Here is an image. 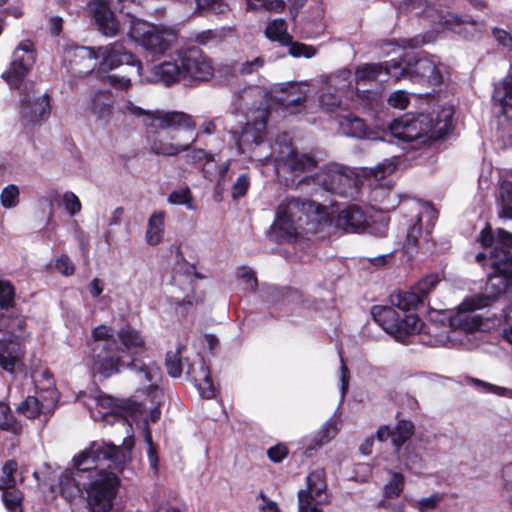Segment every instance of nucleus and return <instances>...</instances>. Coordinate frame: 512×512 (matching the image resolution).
<instances>
[{
  "mask_svg": "<svg viewBox=\"0 0 512 512\" xmlns=\"http://www.w3.org/2000/svg\"><path fill=\"white\" fill-rule=\"evenodd\" d=\"M133 447L131 437L120 446L105 440L90 442L73 457L74 470L61 474V495L73 505L85 491L88 512H110L119 486L116 472H122L131 461Z\"/></svg>",
  "mask_w": 512,
  "mask_h": 512,
  "instance_id": "1",
  "label": "nucleus"
},
{
  "mask_svg": "<svg viewBox=\"0 0 512 512\" xmlns=\"http://www.w3.org/2000/svg\"><path fill=\"white\" fill-rule=\"evenodd\" d=\"M478 240L483 247L493 246L489 257L493 272L486 283L487 295L466 298L450 318L451 327L466 332L478 329L482 323L481 317L474 313L475 310L489 306L498 295L512 291V234L499 228L495 238L490 226H486ZM504 317L509 327L504 329L503 337L512 344V307L504 311Z\"/></svg>",
  "mask_w": 512,
  "mask_h": 512,
  "instance_id": "2",
  "label": "nucleus"
},
{
  "mask_svg": "<svg viewBox=\"0 0 512 512\" xmlns=\"http://www.w3.org/2000/svg\"><path fill=\"white\" fill-rule=\"evenodd\" d=\"M267 119L266 107L250 109L247 112L245 126L239 135L236 131L233 132L240 154L247 157L257 168L273 164L278 175L290 173L298 176L315 168V159L307 154H298L285 136L283 142L278 141L276 147L271 146L266 140Z\"/></svg>",
  "mask_w": 512,
  "mask_h": 512,
  "instance_id": "3",
  "label": "nucleus"
},
{
  "mask_svg": "<svg viewBox=\"0 0 512 512\" xmlns=\"http://www.w3.org/2000/svg\"><path fill=\"white\" fill-rule=\"evenodd\" d=\"M88 359L94 372L103 377H110L120 371L121 367H130L139 373L140 378L150 382L148 396L151 398L150 418L156 422L161 415V390L157 382L161 379V369L153 362L143 363L134 358L130 363L124 360V350L118 346L114 337L113 328L98 325L92 330L91 340L88 342Z\"/></svg>",
  "mask_w": 512,
  "mask_h": 512,
  "instance_id": "4",
  "label": "nucleus"
},
{
  "mask_svg": "<svg viewBox=\"0 0 512 512\" xmlns=\"http://www.w3.org/2000/svg\"><path fill=\"white\" fill-rule=\"evenodd\" d=\"M145 126L150 150L156 155L177 156L189 151L198 137L192 116L180 111L151 114Z\"/></svg>",
  "mask_w": 512,
  "mask_h": 512,
  "instance_id": "5",
  "label": "nucleus"
},
{
  "mask_svg": "<svg viewBox=\"0 0 512 512\" xmlns=\"http://www.w3.org/2000/svg\"><path fill=\"white\" fill-rule=\"evenodd\" d=\"M329 221L324 206L310 200L287 197L277 207L270 233L278 242L293 243L315 234Z\"/></svg>",
  "mask_w": 512,
  "mask_h": 512,
  "instance_id": "6",
  "label": "nucleus"
},
{
  "mask_svg": "<svg viewBox=\"0 0 512 512\" xmlns=\"http://www.w3.org/2000/svg\"><path fill=\"white\" fill-rule=\"evenodd\" d=\"M390 300L402 312L392 306H375L372 309L373 318L396 341L405 343L410 336L423 329V323L416 314L405 312L416 309L423 302L413 288L392 294Z\"/></svg>",
  "mask_w": 512,
  "mask_h": 512,
  "instance_id": "7",
  "label": "nucleus"
},
{
  "mask_svg": "<svg viewBox=\"0 0 512 512\" xmlns=\"http://www.w3.org/2000/svg\"><path fill=\"white\" fill-rule=\"evenodd\" d=\"M213 76L210 59L199 49L180 50L171 60L155 65L148 82H160L170 86L181 80L206 81Z\"/></svg>",
  "mask_w": 512,
  "mask_h": 512,
  "instance_id": "8",
  "label": "nucleus"
},
{
  "mask_svg": "<svg viewBox=\"0 0 512 512\" xmlns=\"http://www.w3.org/2000/svg\"><path fill=\"white\" fill-rule=\"evenodd\" d=\"M453 110L442 108L434 118L432 114L420 113L417 116L405 115L389 125L390 134L401 141H413L424 137L436 140L444 137L452 129Z\"/></svg>",
  "mask_w": 512,
  "mask_h": 512,
  "instance_id": "9",
  "label": "nucleus"
},
{
  "mask_svg": "<svg viewBox=\"0 0 512 512\" xmlns=\"http://www.w3.org/2000/svg\"><path fill=\"white\" fill-rule=\"evenodd\" d=\"M129 38L153 56L165 54L177 41V31L127 14L122 22Z\"/></svg>",
  "mask_w": 512,
  "mask_h": 512,
  "instance_id": "10",
  "label": "nucleus"
},
{
  "mask_svg": "<svg viewBox=\"0 0 512 512\" xmlns=\"http://www.w3.org/2000/svg\"><path fill=\"white\" fill-rule=\"evenodd\" d=\"M386 71L395 80L408 78L415 83L438 86L444 80L446 66L436 56L421 55L414 62L405 60V66L396 60L392 66H386Z\"/></svg>",
  "mask_w": 512,
  "mask_h": 512,
  "instance_id": "11",
  "label": "nucleus"
},
{
  "mask_svg": "<svg viewBox=\"0 0 512 512\" xmlns=\"http://www.w3.org/2000/svg\"><path fill=\"white\" fill-rule=\"evenodd\" d=\"M84 404L88 407L90 415L95 421H101L104 424H121L128 433L123 441L128 437L133 438L130 434L132 427L127 418L128 411L122 402L109 395L97 393L87 396ZM132 440L134 441V439Z\"/></svg>",
  "mask_w": 512,
  "mask_h": 512,
  "instance_id": "12",
  "label": "nucleus"
},
{
  "mask_svg": "<svg viewBox=\"0 0 512 512\" xmlns=\"http://www.w3.org/2000/svg\"><path fill=\"white\" fill-rule=\"evenodd\" d=\"M410 214L411 224L407 228L404 248L412 257L417 252L419 239L423 237V228L426 235L431 233L437 219V211L429 203L413 201L410 205Z\"/></svg>",
  "mask_w": 512,
  "mask_h": 512,
  "instance_id": "13",
  "label": "nucleus"
},
{
  "mask_svg": "<svg viewBox=\"0 0 512 512\" xmlns=\"http://www.w3.org/2000/svg\"><path fill=\"white\" fill-rule=\"evenodd\" d=\"M313 184L319 186L327 192L346 195L355 187L356 179L352 172L347 168L338 165L329 166L313 176L301 178L296 186Z\"/></svg>",
  "mask_w": 512,
  "mask_h": 512,
  "instance_id": "14",
  "label": "nucleus"
},
{
  "mask_svg": "<svg viewBox=\"0 0 512 512\" xmlns=\"http://www.w3.org/2000/svg\"><path fill=\"white\" fill-rule=\"evenodd\" d=\"M306 489L298 492V512H323L322 506L330 503L326 493L327 483L322 468L310 472L306 478Z\"/></svg>",
  "mask_w": 512,
  "mask_h": 512,
  "instance_id": "15",
  "label": "nucleus"
},
{
  "mask_svg": "<svg viewBox=\"0 0 512 512\" xmlns=\"http://www.w3.org/2000/svg\"><path fill=\"white\" fill-rule=\"evenodd\" d=\"M36 61V53L30 40L21 41L12 54L9 68L2 74L10 87L18 88Z\"/></svg>",
  "mask_w": 512,
  "mask_h": 512,
  "instance_id": "16",
  "label": "nucleus"
},
{
  "mask_svg": "<svg viewBox=\"0 0 512 512\" xmlns=\"http://www.w3.org/2000/svg\"><path fill=\"white\" fill-rule=\"evenodd\" d=\"M101 57L99 67L102 71L113 70L121 65H127L128 69L141 76V63L134 55L127 52L121 43L115 42L97 49V58Z\"/></svg>",
  "mask_w": 512,
  "mask_h": 512,
  "instance_id": "17",
  "label": "nucleus"
},
{
  "mask_svg": "<svg viewBox=\"0 0 512 512\" xmlns=\"http://www.w3.org/2000/svg\"><path fill=\"white\" fill-rule=\"evenodd\" d=\"M430 18L442 28L451 30L466 39L478 37L485 29L482 22H478L469 16H459L450 12L443 14L436 11L433 17Z\"/></svg>",
  "mask_w": 512,
  "mask_h": 512,
  "instance_id": "18",
  "label": "nucleus"
},
{
  "mask_svg": "<svg viewBox=\"0 0 512 512\" xmlns=\"http://www.w3.org/2000/svg\"><path fill=\"white\" fill-rule=\"evenodd\" d=\"M265 35L272 41L289 47V54L292 57L312 58L316 55V48L300 42H293L292 37L287 33V24L284 19L272 20L265 29Z\"/></svg>",
  "mask_w": 512,
  "mask_h": 512,
  "instance_id": "19",
  "label": "nucleus"
},
{
  "mask_svg": "<svg viewBox=\"0 0 512 512\" xmlns=\"http://www.w3.org/2000/svg\"><path fill=\"white\" fill-rule=\"evenodd\" d=\"M21 117L27 124H35L50 114L49 97L46 93L28 91L21 100Z\"/></svg>",
  "mask_w": 512,
  "mask_h": 512,
  "instance_id": "20",
  "label": "nucleus"
},
{
  "mask_svg": "<svg viewBox=\"0 0 512 512\" xmlns=\"http://www.w3.org/2000/svg\"><path fill=\"white\" fill-rule=\"evenodd\" d=\"M58 393L50 390V397L43 393L28 396L18 407L17 411L27 418L33 419L39 415H47L52 412L58 402Z\"/></svg>",
  "mask_w": 512,
  "mask_h": 512,
  "instance_id": "21",
  "label": "nucleus"
},
{
  "mask_svg": "<svg viewBox=\"0 0 512 512\" xmlns=\"http://www.w3.org/2000/svg\"><path fill=\"white\" fill-rule=\"evenodd\" d=\"M100 32L108 37L115 36L120 23L116 20L107 0H91L88 4Z\"/></svg>",
  "mask_w": 512,
  "mask_h": 512,
  "instance_id": "22",
  "label": "nucleus"
},
{
  "mask_svg": "<svg viewBox=\"0 0 512 512\" xmlns=\"http://www.w3.org/2000/svg\"><path fill=\"white\" fill-rule=\"evenodd\" d=\"M335 225L349 233H360L368 228V217L361 207L349 205L339 212ZM369 232L375 233L371 227Z\"/></svg>",
  "mask_w": 512,
  "mask_h": 512,
  "instance_id": "23",
  "label": "nucleus"
},
{
  "mask_svg": "<svg viewBox=\"0 0 512 512\" xmlns=\"http://www.w3.org/2000/svg\"><path fill=\"white\" fill-rule=\"evenodd\" d=\"M65 57L79 76L88 74L97 65V51L90 47L71 46L66 50Z\"/></svg>",
  "mask_w": 512,
  "mask_h": 512,
  "instance_id": "24",
  "label": "nucleus"
},
{
  "mask_svg": "<svg viewBox=\"0 0 512 512\" xmlns=\"http://www.w3.org/2000/svg\"><path fill=\"white\" fill-rule=\"evenodd\" d=\"M187 375L197 387L202 398L210 399L215 395V388L210 376V371L201 356L188 366Z\"/></svg>",
  "mask_w": 512,
  "mask_h": 512,
  "instance_id": "25",
  "label": "nucleus"
},
{
  "mask_svg": "<svg viewBox=\"0 0 512 512\" xmlns=\"http://www.w3.org/2000/svg\"><path fill=\"white\" fill-rule=\"evenodd\" d=\"M307 96V85L301 83H289L282 89V94L277 97V101L283 106L284 110L290 114L303 111L304 102Z\"/></svg>",
  "mask_w": 512,
  "mask_h": 512,
  "instance_id": "26",
  "label": "nucleus"
},
{
  "mask_svg": "<svg viewBox=\"0 0 512 512\" xmlns=\"http://www.w3.org/2000/svg\"><path fill=\"white\" fill-rule=\"evenodd\" d=\"M414 433V425L407 420H400L393 429L389 426H380L376 432V437L379 441H386L391 439L392 445L398 452L401 446L410 439Z\"/></svg>",
  "mask_w": 512,
  "mask_h": 512,
  "instance_id": "27",
  "label": "nucleus"
},
{
  "mask_svg": "<svg viewBox=\"0 0 512 512\" xmlns=\"http://www.w3.org/2000/svg\"><path fill=\"white\" fill-rule=\"evenodd\" d=\"M186 293L177 286L172 285L169 295L166 296L164 305L169 310H173L176 316H185L189 307L193 304V289L191 283L186 285Z\"/></svg>",
  "mask_w": 512,
  "mask_h": 512,
  "instance_id": "28",
  "label": "nucleus"
},
{
  "mask_svg": "<svg viewBox=\"0 0 512 512\" xmlns=\"http://www.w3.org/2000/svg\"><path fill=\"white\" fill-rule=\"evenodd\" d=\"M114 107V96L109 90H99L91 94L86 109L98 119L107 120L111 117Z\"/></svg>",
  "mask_w": 512,
  "mask_h": 512,
  "instance_id": "29",
  "label": "nucleus"
},
{
  "mask_svg": "<svg viewBox=\"0 0 512 512\" xmlns=\"http://www.w3.org/2000/svg\"><path fill=\"white\" fill-rule=\"evenodd\" d=\"M337 122L341 132L348 137L374 139L364 120L352 113L339 115Z\"/></svg>",
  "mask_w": 512,
  "mask_h": 512,
  "instance_id": "30",
  "label": "nucleus"
},
{
  "mask_svg": "<svg viewBox=\"0 0 512 512\" xmlns=\"http://www.w3.org/2000/svg\"><path fill=\"white\" fill-rule=\"evenodd\" d=\"M512 66L507 77L494 86L493 101L499 106V112L512 119Z\"/></svg>",
  "mask_w": 512,
  "mask_h": 512,
  "instance_id": "31",
  "label": "nucleus"
},
{
  "mask_svg": "<svg viewBox=\"0 0 512 512\" xmlns=\"http://www.w3.org/2000/svg\"><path fill=\"white\" fill-rule=\"evenodd\" d=\"M340 425L341 421L335 416L329 418L312 438L305 454L310 455L311 451H315L328 444L338 434Z\"/></svg>",
  "mask_w": 512,
  "mask_h": 512,
  "instance_id": "32",
  "label": "nucleus"
},
{
  "mask_svg": "<svg viewBox=\"0 0 512 512\" xmlns=\"http://www.w3.org/2000/svg\"><path fill=\"white\" fill-rule=\"evenodd\" d=\"M164 225H165V212L164 211H155L151 214L147 222V229L145 233L146 242L155 246L158 245L164 235Z\"/></svg>",
  "mask_w": 512,
  "mask_h": 512,
  "instance_id": "33",
  "label": "nucleus"
},
{
  "mask_svg": "<svg viewBox=\"0 0 512 512\" xmlns=\"http://www.w3.org/2000/svg\"><path fill=\"white\" fill-rule=\"evenodd\" d=\"M118 337L131 355H141L145 351L144 339L137 330L129 326L123 327L119 331Z\"/></svg>",
  "mask_w": 512,
  "mask_h": 512,
  "instance_id": "34",
  "label": "nucleus"
},
{
  "mask_svg": "<svg viewBox=\"0 0 512 512\" xmlns=\"http://www.w3.org/2000/svg\"><path fill=\"white\" fill-rule=\"evenodd\" d=\"M325 85L343 96L352 91V74L348 69H342L326 77Z\"/></svg>",
  "mask_w": 512,
  "mask_h": 512,
  "instance_id": "35",
  "label": "nucleus"
},
{
  "mask_svg": "<svg viewBox=\"0 0 512 512\" xmlns=\"http://www.w3.org/2000/svg\"><path fill=\"white\" fill-rule=\"evenodd\" d=\"M388 480L382 488V495L387 499L399 497L405 488V476L394 470H387Z\"/></svg>",
  "mask_w": 512,
  "mask_h": 512,
  "instance_id": "36",
  "label": "nucleus"
},
{
  "mask_svg": "<svg viewBox=\"0 0 512 512\" xmlns=\"http://www.w3.org/2000/svg\"><path fill=\"white\" fill-rule=\"evenodd\" d=\"M498 216L512 219V181L504 180L499 188Z\"/></svg>",
  "mask_w": 512,
  "mask_h": 512,
  "instance_id": "37",
  "label": "nucleus"
},
{
  "mask_svg": "<svg viewBox=\"0 0 512 512\" xmlns=\"http://www.w3.org/2000/svg\"><path fill=\"white\" fill-rule=\"evenodd\" d=\"M394 61L395 60L393 59V60L385 62L384 64H382V63H379V64H375V63L370 64V63H368V64H364L362 66H359L356 69V71H355V80L357 82H360V81H372L376 77L381 75L383 72H385V74L388 75V73L386 71V66L387 65L392 66Z\"/></svg>",
  "mask_w": 512,
  "mask_h": 512,
  "instance_id": "38",
  "label": "nucleus"
},
{
  "mask_svg": "<svg viewBox=\"0 0 512 512\" xmlns=\"http://www.w3.org/2000/svg\"><path fill=\"white\" fill-rule=\"evenodd\" d=\"M434 0H404L399 4L401 12H413L415 15L433 17L436 10L432 9Z\"/></svg>",
  "mask_w": 512,
  "mask_h": 512,
  "instance_id": "39",
  "label": "nucleus"
},
{
  "mask_svg": "<svg viewBox=\"0 0 512 512\" xmlns=\"http://www.w3.org/2000/svg\"><path fill=\"white\" fill-rule=\"evenodd\" d=\"M343 97V95L325 85L319 95V104L325 111L332 112L340 106Z\"/></svg>",
  "mask_w": 512,
  "mask_h": 512,
  "instance_id": "40",
  "label": "nucleus"
},
{
  "mask_svg": "<svg viewBox=\"0 0 512 512\" xmlns=\"http://www.w3.org/2000/svg\"><path fill=\"white\" fill-rule=\"evenodd\" d=\"M23 493L15 488L2 492V500L8 512H23Z\"/></svg>",
  "mask_w": 512,
  "mask_h": 512,
  "instance_id": "41",
  "label": "nucleus"
},
{
  "mask_svg": "<svg viewBox=\"0 0 512 512\" xmlns=\"http://www.w3.org/2000/svg\"><path fill=\"white\" fill-rule=\"evenodd\" d=\"M0 429L17 434L21 431V425L16 421L10 408L0 402Z\"/></svg>",
  "mask_w": 512,
  "mask_h": 512,
  "instance_id": "42",
  "label": "nucleus"
},
{
  "mask_svg": "<svg viewBox=\"0 0 512 512\" xmlns=\"http://www.w3.org/2000/svg\"><path fill=\"white\" fill-rule=\"evenodd\" d=\"M443 498V494L435 492L428 497L412 500L411 506L419 512H428L437 509Z\"/></svg>",
  "mask_w": 512,
  "mask_h": 512,
  "instance_id": "43",
  "label": "nucleus"
},
{
  "mask_svg": "<svg viewBox=\"0 0 512 512\" xmlns=\"http://www.w3.org/2000/svg\"><path fill=\"white\" fill-rule=\"evenodd\" d=\"M247 8L251 11L282 12L285 9L283 0H246Z\"/></svg>",
  "mask_w": 512,
  "mask_h": 512,
  "instance_id": "44",
  "label": "nucleus"
},
{
  "mask_svg": "<svg viewBox=\"0 0 512 512\" xmlns=\"http://www.w3.org/2000/svg\"><path fill=\"white\" fill-rule=\"evenodd\" d=\"M38 388L37 393H43L46 397H50V390L57 392L55 388V381L52 374L45 370L34 376Z\"/></svg>",
  "mask_w": 512,
  "mask_h": 512,
  "instance_id": "45",
  "label": "nucleus"
},
{
  "mask_svg": "<svg viewBox=\"0 0 512 512\" xmlns=\"http://www.w3.org/2000/svg\"><path fill=\"white\" fill-rule=\"evenodd\" d=\"M168 202L174 205H185L189 210H195L192 194L188 188L175 190L168 196Z\"/></svg>",
  "mask_w": 512,
  "mask_h": 512,
  "instance_id": "46",
  "label": "nucleus"
},
{
  "mask_svg": "<svg viewBox=\"0 0 512 512\" xmlns=\"http://www.w3.org/2000/svg\"><path fill=\"white\" fill-rule=\"evenodd\" d=\"M61 204L70 217L78 214L82 208V204L78 196L71 191H66L62 194Z\"/></svg>",
  "mask_w": 512,
  "mask_h": 512,
  "instance_id": "47",
  "label": "nucleus"
},
{
  "mask_svg": "<svg viewBox=\"0 0 512 512\" xmlns=\"http://www.w3.org/2000/svg\"><path fill=\"white\" fill-rule=\"evenodd\" d=\"M1 204L5 209H11L19 203V188L10 184L6 186L0 195Z\"/></svg>",
  "mask_w": 512,
  "mask_h": 512,
  "instance_id": "48",
  "label": "nucleus"
},
{
  "mask_svg": "<svg viewBox=\"0 0 512 512\" xmlns=\"http://www.w3.org/2000/svg\"><path fill=\"white\" fill-rule=\"evenodd\" d=\"M405 450L407 453L404 459L406 469L415 474H420L425 467L423 458L414 451H410L409 447H406Z\"/></svg>",
  "mask_w": 512,
  "mask_h": 512,
  "instance_id": "49",
  "label": "nucleus"
},
{
  "mask_svg": "<svg viewBox=\"0 0 512 512\" xmlns=\"http://www.w3.org/2000/svg\"><path fill=\"white\" fill-rule=\"evenodd\" d=\"M438 283L437 276L430 275L420 280L414 287V291L418 294L424 303L426 296L435 288Z\"/></svg>",
  "mask_w": 512,
  "mask_h": 512,
  "instance_id": "50",
  "label": "nucleus"
},
{
  "mask_svg": "<svg viewBox=\"0 0 512 512\" xmlns=\"http://www.w3.org/2000/svg\"><path fill=\"white\" fill-rule=\"evenodd\" d=\"M14 297V287L9 282L0 280V308L8 309L12 307Z\"/></svg>",
  "mask_w": 512,
  "mask_h": 512,
  "instance_id": "51",
  "label": "nucleus"
},
{
  "mask_svg": "<svg viewBox=\"0 0 512 512\" xmlns=\"http://www.w3.org/2000/svg\"><path fill=\"white\" fill-rule=\"evenodd\" d=\"M180 349L175 353L169 352L166 356V368L171 377H179L182 374V362L180 359Z\"/></svg>",
  "mask_w": 512,
  "mask_h": 512,
  "instance_id": "52",
  "label": "nucleus"
},
{
  "mask_svg": "<svg viewBox=\"0 0 512 512\" xmlns=\"http://www.w3.org/2000/svg\"><path fill=\"white\" fill-rule=\"evenodd\" d=\"M250 187V176L248 173H243L238 176L231 189V196L233 199H238L245 196Z\"/></svg>",
  "mask_w": 512,
  "mask_h": 512,
  "instance_id": "53",
  "label": "nucleus"
},
{
  "mask_svg": "<svg viewBox=\"0 0 512 512\" xmlns=\"http://www.w3.org/2000/svg\"><path fill=\"white\" fill-rule=\"evenodd\" d=\"M120 111L124 115H129V116H133V117H142V121L144 124H145L146 118L149 115L157 114V113L161 112L159 110H157V111L144 110L141 107L133 104L131 101H127L126 103H124L123 106H121Z\"/></svg>",
  "mask_w": 512,
  "mask_h": 512,
  "instance_id": "54",
  "label": "nucleus"
},
{
  "mask_svg": "<svg viewBox=\"0 0 512 512\" xmlns=\"http://www.w3.org/2000/svg\"><path fill=\"white\" fill-rule=\"evenodd\" d=\"M132 75H137V73H134L132 72V70L129 69V71L124 75H120L118 73L108 75L107 80L110 83V85L114 88L127 89L131 85Z\"/></svg>",
  "mask_w": 512,
  "mask_h": 512,
  "instance_id": "55",
  "label": "nucleus"
},
{
  "mask_svg": "<svg viewBox=\"0 0 512 512\" xmlns=\"http://www.w3.org/2000/svg\"><path fill=\"white\" fill-rule=\"evenodd\" d=\"M390 106L398 109H405L409 103L408 94L403 90L394 91L388 98Z\"/></svg>",
  "mask_w": 512,
  "mask_h": 512,
  "instance_id": "56",
  "label": "nucleus"
},
{
  "mask_svg": "<svg viewBox=\"0 0 512 512\" xmlns=\"http://www.w3.org/2000/svg\"><path fill=\"white\" fill-rule=\"evenodd\" d=\"M395 169L396 164L392 160H385L374 167L371 172L375 179H382L394 172Z\"/></svg>",
  "mask_w": 512,
  "mask_h": 512,
  "instance_id": "57",
  "label": "nucleus"
},
{
  "mask_svg": "<svg viewBox=\"0 0 512 512\" xmlns=\"http://www.w3.org/2000/svg\"><path fill=\"white\" fill-rule=\"evenodd\" d=\"M287 455L288 448L282 443L272 446L267 450L268 458L274 463H280Z\"/></svg>",
  "mask_w": 512,
  "mask_h": 512,
  "instance_id": "58",
  "label": "nucleus"
},
{
  "mask_svg": "<svg viewBox=\"0 0 512 512\" xmlns=\"http://www.w3.org/2000/svg\"><path fill=\"white\" fill-rule=\"evenodd\" d=\"M26 326V320L25 318L21 317V316H17L15 318H13L8 327L6 329H3L1 328L3 331H6L10 334H12L14 337L17 338L22 350H24L21 342H20V339H19V336L16 334L17 331H22ZM25 353V351H23Z\"/></svg>",
  "mask_w": 512,
  "mask_h": 512,
  "instance_id": "59",
  "label": "nucleus"
},
{
  "mask_svg": "<svg viewBox=\"0 0 512 512\" xmlns=\"http://www.w3.org/2000/svg\"><path fill=\"white\" fill-rule=\"evenodd\" d=\"M340 402H342L345 398V395L347 393L348 387H349V370L347 366L344 363L343 358H340Z\"/></svg>",
  "mask_w": 512,
  "mask_h": 512,
  "instance_id": "60",
  "label": "nucleus"
},
{
  "mask_svg": "<svg viewBox=\"0 0 512 512\" xmlns=\"http://www.w3.org/2000/svg\"><path fill=\"white\" fill-rule=\"evenodd\" d=\"M56 269L65 276H70L75 271V266L70 258L66 255H62L55 264Z\"/></svg>",
  "mask_w": 512,
  "mask_h": 512,
  "instance_id": "61",
  "label": "nucleus"
},
{
  "mask_svg": "<svg viewBox=\"0 0 512 512\" xmlns=\"http://www.w3.org/2000/svg\"><path fill=\"white\" fill-rule=\"evenodd\" d=\"M264 65V59L262 57H256L251 61H246L241 64L240 72L242 74H251L258 71Z\"/></svg>",
  "mask_w": 512,
  "mask_h": 512,
  "instance_id": "62",
  "label": "nucleus"
},
{
  "mask_svg": "<svg viewBox=\"0 0 512 512\" xmlns=\"http://www.w3.org/2000/svg\"><path fill=\"white\" fill-rule=\"evenodd\" d=\"M239 277L246 284V289L253 290L257 285V279L254 272L249 268H242L239 271Z\"/></svg>",
  "mask_w": 512,
  "mask_h": 512,
  "instance_id": "63",
  "label": "nucleus"
},
{
  "mask_svg": "<svg viewBox=\"0 0 512 512\" xmlns=\"http://www.w3.org/2000/svg\"><path fill=\"white\" fill-rule=\"evenodd\" d=\"M493 35L501 45L512 50V36L508 32L495 28L493 29Z\"/></svg>",
  "mask_w": 512,
  "mask_h": 512,
  "instance_id": "64",
  "label": "nucleus"
}]
</instances>
